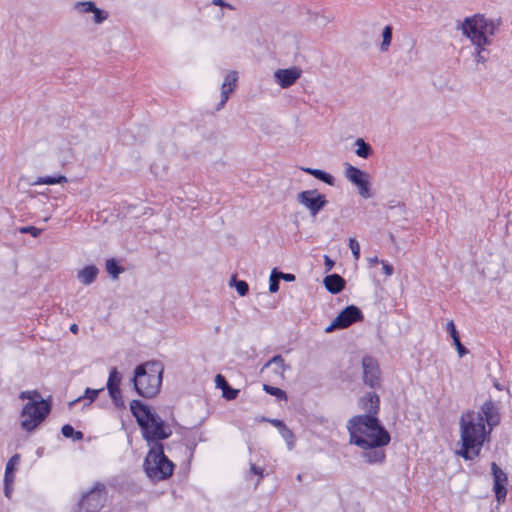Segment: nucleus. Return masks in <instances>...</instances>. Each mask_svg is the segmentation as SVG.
<instances>
[{
    "instance_id": "54",
    "label": "nucleus",
    "mask_w": 512,
    "mask_h": 512,
    "mask_svg": "<svg viewBox=\"0 0 512 512\" xmlns=\"http://www.w3.org/2000/svg\"><path fill=\"white\" fill-rule=\"evenodd\" d=\"M215 332H216V333H219V332H220V326H216V327H215Z\"/></svg>"
},
{
    "instance_id": "50",
    "label": "nucleus",
    "mask_w": 512,
    "mask_h": 512,
    "mask_svg": "<svg viewBox=\"0 0 512 512\" xmlns=\"http://www.w3.org/2000/svg\"><path fill=\"white\" fill-rule=\"evenodd\" d=\"M11 490H12L11 485L5 484L4 492L7 497L10 496Z\"/></svg>"
},
{
    "instance_id": "53",
    "label": "nucleus",
    "mask_w": 512,
    "mask_h": 512,
    "mask_svg": "<svg viewBox=\"0 0 512 512\" xmlns=\"http://www.w3.org/2000/svg\"><path fill=\"white\" fill-rule=\"evenodd\" d=\"M322 19L324 20V24L332 21L330 18L327 17H322Z\"/></svg>"
},
{
    "instance_id": "25",
    "label": "nucleus",
    "mask_w": 512,
    "mask_h": 512,
    "mask_svg": "<svg viewBox=\"0 0 512 512\" xmlns=\"http://www.w3.org/2000/svg\"><path fill=\"white\" fill-rule=\"evenodd\" d=\"M73 8L78 14L84 15L93 12L96 4L93 1H79L74 3Z\"/></svg>"
},
{
    "instance_id": "52",
    "label": "nucleus",
    "mask_w": 512,
    "mask_h": 512,
    "mask_svg": "<svg viewBox=\"0 0 512 512\" xmlns=\"http://www.w3.org/2000/svg\"><path fill=\"white\" fill-rule=\"evenodd\" d=\"M70 331H71L72 333H77V331H78V326H77L76 324L71 325V327H70Z\"/></svg>"
},
{
    "instance_id": "36",
    "label": "nucleus",
    "mask_w": 512,
    "mask_h": 512,
    "mask_svg": "<svg viewBox=\"0 0 512 512\" xmlns=\"http://www.w3.org/2000/svg\"><path fill=\"white\" fill-rule=\"evenodd\" d=\"M279 280L278 273L276 269H274L271 272L270 278H269V291L271 293H276L279 290Z\"/></svg>"
},
{
    "instance_id": "28",
    "label": "nucleus",
    "mask_w": 512,
    "mask_h": 512,
    "mask_svg": "<svg viewBox=\"0 0 512 512\" xmlns=\"http://www.w3.org/2000/svg\"><path fill=\"white\" fill-rule=\"evenodd\" d=\"M263 390L272 395V396H275L278 400H284V401H287V394L284 390L278 388V387H274V386H270L268 384H264L263 385Z\"/></svg>"
},
{
    "instance_id": "27",
    "label": "nucleus",
    "mask_w": 512,
    "mask_h": 512,
    "mask_svg": "<svg viewBox=\"0 0 512 512\" xmlns=\"http://www.w3.org/2000/svg\"><path fill=\"white\" fill-rule=\"evenodd\" d=\"M121 382V375L117 371V369L114 367L111 369L109 373V378L107 381V389L109 392H112L111 387L118 388Z\"/></svg>"
},
{
    "instance_id": "6",
    "label": "nucleus",
    "mask_w": 512,
    "mask_h": 512,
    "mask_svg": "<svg viewBox=\"0 0 512 512\" xmlns=\"http://www.w3.org/2000/svg\"><path fill=\"white\" fill-rule=\"evenodd\" d=\"M495 29L496 26L492 20L479 14L465 18L461 24L462 33L475 47L490 45Z\"/></svg>"
},
{
    "instance_id": "13",
    "label": "nucleus",
    "mask_w": 512,
    "mask_h": 512,
    "mask_svg": "<svg viewBox=\"0 0 512 512\" xmlns=\"http://www.w3.org/2000/svg\"><path fill=\"white\" fill-rule=\"evenodd\" d=\"M492 475H493V489L495 492V496L498 502H504L506 495H507V489H506V483H507V475L506 473L498 467L496 463H492L491 465Z\"/></svg>"
},
{
    "instance_id": "48",
    "label": "nucleus",
    "mask_w": 512,
    "mask_h": 512,
    "mask_svg": "<svg viewBox=\"0 0 512 512\" xmlns=\"http://www.w3.org/2000/svg\"><path fill=\"white\" fill-rule=\"evenodd\" d=\"M250 470L252 473H254L255 475H258L260 478L263 477V469L260 467H257L255 464H251Z\"/></svg>"
},
{
    "instance_id": "10",
    "label": "nucleus",
    "mask_w": 512,
    "mask_h": 512,
    "mask_svg": "<svg viewBox=\"0 0 512 512\" xmlns=\"http://www.w3.org/2000/svg\"><path fill=\"white\" fill-rule=\"evenodd\" d=\"M346 178L354 184L360 196L364 199H368L372 197V193L370 191V176L368 173L360 170L359 168L347 164L345 170Z\"/></svg>"
},
{
    "instance_id": "7",
    "label": "nucleus",
    "mask_w": 512,
    "mask_h": 512,
    "mask_svg": "<svg viewBox=\"0 0 512 512\" xmlns=\"http://www.w3.org/2000/svg\"><path fill=\"white\" fill-rule=\"evenodd\" d=\"M143 468L149 479L158 482L168 479L173 474L174 464L164 454L163 445L155 444L150 447Z\"/></svg>"
},
{
    "instance_id": "37",
    "label": "nucleus",
    "mask_w": 512,
    "mask_h": 512,
    "mask_svg": "<svg viewBox=\"0 0 512 512\" xmlns=\"http://www.w3.org/2000/svg\"><path fill=\"white\" fill-rule=\"evenodd\" d=\"M349 248L353 254L355 260H358L360 257V245L355 238L349 239Z\"/></svg>"
},
{
    "instance_id": "49",
    "label": "nucleus",
    "mask_w": 512,
    "mask_h": 512,
    "mask_svg": "<svg viewBox=\"0 0 512 512\" xmlns=\"http://www.w3.org/2000/svg\"><path fill=\"white\" fill-rule=\"evenodd\" d=\"M212 3L216 6L228 7L229 9H232V6L226 3L224 0H212Z\"/></svg>"
},
{
    "instance_id": "38",
    "label": "nucleus",
    "mask_w": 512,
    "mask_h": 512,
    "mask_svg": "<svg viewBox=\"0 0 512 512\" xmlns=\"http://www.w3.org/2000/svg\"><path fill=\"white\" fill-rule=\"evenodd\" d=\"M19 232L22 234H30L33 237H38L41 234L42 229L34 227V226H25V227H21L19 229Z\"/></svg>"
},
{
    "instance_id": "16",
    "label": "nucleus",
    "mask_w": 512,
    "mask_h": 512,
    "mask_svg": "<svg viewBox=\"0 0 512 512\" xmlns=\"http://www.w3.org/2000/svg\"><path fill=\"white\" fill-rule=\"evenodd\" d=\"M361 409L365 412L364 415L376 416L379 412V396L375 392H369L364 395L359 401Z\"/></svg>"
},
{
    "instance_id": "9",
    "label": "nucleus",
    "mask_w": 512,
    "mask_h": 512,
    "mask_svg": "<svg viewBox=\"0 0 512 512\" xmlns=\"http://www.w3.org/2000/svg\"><path fill=\"white\" fill-rule=\"evenodd\" d=\"M297 201L304 206L311 216L315 217L327 204L324 194L319 193L316 189L305 190L297 195Z\"/></svg>"
},
{
    "instance_id": "41",
    "label": "nucleus",
    "mask_w": 512,
    "mask_h": 512,
    "mask_svg": "<svg viewBox=\"0 0 512 512\" xmlns=\"http://www.w3.org/2000/svg\"><path fill=\"white\" fill-rule=\"evenodd\" d=\"M112 392H109L111 398L114 400L116 405H119V401L121 400V391L118 388L111 387Z\"/></svg>"
},
{
    "instance_id": "4",
    "label": "nucleus",
    "mask_w": 512,
    "mask_h": 512,
    "mask_svg": "<svg viewBox=\"0 0 512 512\" xmlns=\"http://www.w3.org/2000/svg\"><path fill=\"white\" fill-rule=\"evenodd\" d=\"M164 366L158 361L138 365L134 371L133 384L136 392L145 398L156 396L162 385Z\"/></svg>"
},
{
    "instance_id": "31",
    "label": "nucleus",
    "mask_w": 512,
    "mask_h": 512,
    "mask_svg": "<svg viewBox=\"0 0 512 512\" xmlns=\"http://www.w3.org/2000/svg\"><path fill=\"white\" fill-rule=\"evenodd\" d=\"M106 270L113 278H117L118 275L123 272V269L118 265L115 259L106 261Z\"/></svg>"
},
{
    "instance_id": "34",
    "label": "nucleus",
    "mask_w": 512,
    "mask_h": 512,
    "mask_svg": "<svg viewBox=\"0 0 512 512\" xmlns=\"http://www.w3.org/2000/svg\"><path fill=\"white\" fill-rule=\"evenodd\" d=\"M489 52L485 46L475 47L474 58L477 64H484L488 60Z\"/></svg>"
},
{
    "instance_id": "51",
    "label": "nucleus",
    "mask_w": 512,
    "mask_h": 512,
    "mask_svg": "<svg viewBox=\"0 0 512 512\" xmlns=\"http://www.w3.org/2000/svg\"><path fill=\"white\" fill-rule=\"evenodd\" d=\"M368 262L372 265L378 264L380 261L378 260L377 256L371 257L368 259Z\"/></svg>"
},
{
    "instance_id": "43",
    "label": "nucleus",
    "mask_w": 512,
    "mask_h": 512,
    "mask_svg": "<svg viewBox=\"0 0 512 512\" xmlns=\"http://www.w3.org/2000/svg\"><path fill=\"white\" fill-rule=\"evenodd\" d=\"M334 261L327 255H324V266H325V271L326 272H329L330 270L333 269L334 267Z\"/></svg>"
},
{
    "instance_id": "46",
    "label": "nucleus",
    "mask_w": 512,
    "mask_h": 512,
    "mask_svg": "<svg viewBox=\"0 0 512 512\" xmlns=\"http://www.w3.org/2000/svg\"><path fill=\"white\" fill-rule=\"evenodd\" d=\"M13 481H14L13 472L5 470V474H4V482H5V484L12 485Z\"/></svg>"
},
{
    "instance_id": "2",
    "label": "nucleus",
    "mask_w": 512,
    "mask_h": 512,
    "mask_svg": "<svg viewBox=\"0 0 512 512\" xmlns=\"http://www.w3.org/2000/svg\"><path fill=\"white\" fill-rule=\"evenodd\" d=\"M347 429L350 443L361 449L380 448L390 442L388 431L372 415H357L349 419Z\"/></svg>"
},
{
    "instance_id": "11",
    "label": "nucleus",
    "mask_w": 512,
    "mask_h": 512,
    "mask_svg": "<svg viewBox=\"0 0 512 512\" xmlns=\"http://www.w3.org/2000/svg\"><path fill=\"white\" fill-rule=\"evenodd\" d=\"M363 318L361 310L354 306H347L342 310L339 315L332 321V323L325 328L326 333H330L335 329H342L350 326L352 323Z\"/></svg>"
},
{
    "instance_id": "39",
    "label": "nucleus",
    "mask_w": 512,
    "mask_h": 512,
    "mask_svg": "<svg viewBox=\"0 0 512 512\" xmlns=\"http://www.w3.org/2000/svg\"><path fill=\"white\" fill-rule=\"evenodd\" d=\"M20 461V456L18 454L13 455L6 464L5 470L10 472H14L16 465Z\"/></svg>"
},
{
    "instance_id": "19",
    "label": "nucleus",
    "mask_w": 512,
    "mask_h": 512,
    "mask_svg": "<svg viewBox=\"0 0 512 512\" xmlns=\"http://www.w3.org/2000/svg\"><path fill=\"white\" fill-rule=\"evenodd\" d=\"M270 366H275L274 373L279 377L283 378L286 370L290 369V366L285 364V361L281 355H275L268 362L265 363L262 370Z\"/></svg>"
},
{
    "instance_id": "45",
    "label": "nucleus",
    "mask_w": 512,
    "mask_h": 512,
    "mask_svg": "<svg viewBox=\"0 0 512 512\" xmlns=\"http://www.w3.org/2000/svg\"><path fill=\"white\" fill-rule=\"evenodd\" d=\"M277 273H278V277L280 279H283L284 281L292 282V281L295 280V275L294 274L282 273V272H277Z\"/></svg>"
},
{
    "instance_id": "12",
    "label": "nucleus",
    "mask_w": 512,
    "mask_h": 512,
    "mask_svg": "<svg viewBox=\"0 0 512 512\" xmlns=\"http://www.w3.org/2000/svg\"><path fill=\"white\" fill-rule=\"evenodd\" d=\"M363 381L370 387H376L380 383V369L377 361L372 357H364L362 360Z\"/></svg>"
},
{
    "instance_id": "5",
    "label": "nucleus",
    "mask_w": 512,
    "mask_h": 512,
    "mask_svg": "<svg viewBox=\"0 0 512 512\" xmlns=\"http://www.w3.org/2000/svg\"><path fill=\"white\" fill-rule=\"evenodd\" d=\"M19 398L27 400L20 413L21 428L27 432H32L49 415L51 406L36 390L23 391L20 393Z\"/></svg>"
},
{
    "instance_id": "21",
    "label": "nucleus",
    "mask_w": 512,
    "mask_h": 512,
    "mask_svg": "<svg viewBox=\"0 0 512 512\" xmlns=\"http://www.w3.org/2000/svg\"><path fill=\"white\" fill-rule=\"evenodd\" d=\"M362 457L369 464L382 463L385 459V452L379 448L364 449Z\"/></svg>"
},
{
    "instance_id": "15",
    "label": "nucleus",
    "mask_w": 512,
    "mask_h": 512,
    "mask_svg": "<svg viewBox=\"0 0 512 512\" xmlns=\"http://www.w3.org/2000/svg\"><path fill=\"white\" fill-rule=\"evenodd\" d=\"M237 79L238 75L235 71H231L226 75L221 87V100L216 108L217 111L221 110L225 106L229 95L234 91L236 87Z\"/></svg>"
},
{
    "instance_id": "44",
    "label": "nucleus",
    "mask_w": 512,
    "mask_h": 512,
    "mask_svg": "<svg viewBox=\"0 0 512 512\" xmlns=\"http://www.w3.org/2000/svg\"><path fill=\"white\" fill-rule=\"evenodd\" d=\"M382 269L385 273L386 276H391L393 274V266L390 265L389 263L385 262V261H382Z\"/></svg>"
},
{
    "instance_id": "30",
    "label": "nucleus",
    "mask_w": 512,
    "mask_h": 512,
    "mask_svg": "<svg viewBox=\"0 0 512 512\" xmlns=\"http://www.w3.org/2000/svg\"><path fill=\"white\" fill-rule=\"evenodd\" d=\"M61 432L62 435L66 438L73 437L75 440L83 439V433L80 431H75L74 428L69 424H65L62 427Z\"/></svg>"
},
{
    "instance_id": "40",
    "label": "nucleus",
    "mask_w": 512,
    "mask_h": 512,
    "mask_svg": "<svg viewBox=\"0 0 512 512\" xmlns=\"http://www.w3.org/2000/svg\"><path fill=\"white\" fill-rule=\"evenodd\" d=\"M454 345L457 349V352L459 354V357H463L465 354L468 353V350L462 345V343L460 342V339L459 337H454Z\"/></svg>"
},
{
    "instance_id": "32",
    "label": "nucleus",
    "mask_w": 512,
    "mask_h": 512,
    "mask_svg": "<svg viewBox=\"0 0 512 512\" xmlns=\"http://www.w3.org/2000/svg\"><path fill=\"white\" fill-rule=\"evenodd\" d=\"M279 433L281 434L282 438L285 440L288 450L294 449V447H295L294 433L288 427H286L285 429H282V431Z\"/></svg>"
},
{
    "instance_id": "29",
    "label": "nucleus",
    "mask_w": 512,
    "mask_h": 512,
    "mask_svg": "<svg viewBox=\"0 0 512 512\" xmlns=\"http://www.w3.org/2000/svg\"><path fill=\"white\" fill-rule=\"evenodd\" d=\"M392 39V27L391 26H385L382 31V43L380 46L381 51H387L388 47L391 44Z\"/></svg>"
},
{
    "instance_id": "14",
    "label": "nucleus",
    "mask_w": 512,
    "mask_h": 512,
    "mask_svg": "<svg viewBox=\"0 0 512 512\" xmlns=\"http://www.w3.org/2000/svg\"><path fill=\"white\" fill-rule=\"evenodd\" d=\"M302 74V70L299 67L293 66L287 69H278L274 72L275 82L281 88H288L292 86Z\"/></svg>"
},
{
    "instance_id": "23",
    "label": "nucleus",
    "mask_w": 512,
    "mask_h": 512,
    "mask_svg": "<svg viewBox=\"0 0 512 512\" xmlns=\"http://www.w3.org/2000/svg\"><path fill=\"white\" fill-rule=\"evenodd\" d=\"M67 182V178L64 175H57V176H45V177H39L37 180L32 182V185H54V184H61Z\"/></svg>"
},
{
    "instance_id": "24",
    "label": "nucleus",
    "mask_w": 512,
    "mask_h": 512,
    "mask_svg": "<svg viewBox=\"0 0 512 512\" xmlns=\"http://www.w3.org/2000/svg\"><path fill=\"white\" fill-rule=\"evenodd\" d=\"M302 170L329 185L334 184V177L322 170L312 168H302Z\"/></svg>"
},
{
    "instance_id": "26",
    "label": "nucleus",
    "mask_w": 512,
    "mask_h": 512,
    "mask_svg": "<svg viewBox=\"0 0 512 512\" xmlns=\"http://www.w3.org/2000/svg\"><path fill=\"white\" fill-rule=\"evenodd\" d=\"M100 391H102V389L86 388L84 396L78 397L74 401L70 402L69 405L70 407H72L74 404L80 402L82 399H87V405H90L96 399Z\"/></svg>"
},
{
    "instance_id": "33",
    "label": "nucleus",
    "mask_w": 512,
    "mask_h": 512,
    "mask_svg": "<svg viewBox=\"0 0 512 512\" xmlns=\"http://www.w3.org/2000/svg\"><path fill=\"white\" fill-rule=\"evenodd\" d=\"M230 284L235 286L240 296H245L249 290L247 282L243 280H237L235 276L232 277Z\"/></svg>"
},
{
    "instance_id": "8",
    "label": "nucleus",
    "mask_w": 512,
    "mask_h": 512,
    "mask_svg": "<svg viewBox=\"0 0 512 512\" xmlns=\"http://www.w3.org/2000/svg\"><path fill=\"white\" fill-rule=\"evenodd\" d=\"M106 488L102 483H95L93 487L85 493L79 503L80 509L85 512H98L105 503Z\"/></svg>"
},
{
    "instance_id": "47",
    "label": "nucleus",
    "mask_w": 512,
    "mask_h": 512,
    "mask_svg": "<svg viewBox=\"0 0 512 512\" xmlns=\"http://www.w3.org/2000/svg\"><path fill=\"white\" fill-rule=\"evenodd\" d=\"M270 423L276 428H278L279 432H281L282 429H285L287 427L281 420L278 419H271Z\"/></svg>"
},
{
    "instance_id": "1",
    "label": "nucleus",
    "mask_w": 512,
    "mask_h": 512,
    "mask_svg": "<svg viewBox=\"0 0 512 512\" xmlns=\"http://www.w3.org/2000/svg\"><path fill=\"white\" fill-rule=\"evenodd\" d=\"M499 422L498 408L491 400L484 402L480 411L463 413L459 419L461 449L457 451V455L465 460L478 456L492 427Z\"/></svg>"
},
{
    "instance_id": "35",
    "label": "nucleus",
    "mask_w": 512,
    "mask_h": 512,
    "mask_svg": "<svg viewBox=\"0 0 512 512\" xmlns=\"http://www.w3.org/2000/svg\"><path fill=\"white\" fill-rule=\"evenodd\" d=\"M91 13L93 14V22L97 25L102 24L109 17V13L106 10L100 9L97 6Z\"/></svg>"
},
{
    "instance_id": "3",
    "label": "nucleus",
    "mask_w": 512,
    "mask_h": 512,
    "mask_svg": "<svg viewBox=\"0 0 512 512\" xmlns=\"http://www.w3.org/2000/svg\"><path fill=\"white\" fill-rule=\"evenodd\" d=\"M130 410L142 429L143 438L150 447L155 444H161V440L167 439L172 434L169 425L165 424L158 414L152 412L141 401L132 400Z\"/></svg>"
},
{
    "instance_id": "17",
    "label": "nucleus",
    "mask_w": 512,
    "mask_h": 512,
    "mask_svg": "<svg viewBox=\"0 0 512 512\" xmlns=\"http://www.w3.org/2000/svg\"><path fill=\"white\" fill-rule=\"evenodd\" d=\"M325 288L332 294L340 293L345 287V280L338 274H331L323 280Z\"/></svg>"
},
{
    "instance_id": "20",
    "label": "nucleus",
    "mask_w": 512,
    "mask_h": 512,
    "mask_svg": "<svg viewBox=\"0 0 512 512\" xmlns=\"http://www.w3.org/2000/svg\"><path fill=\"white\" fill-rule=\"evenodd\" d=\"M215 383L217 387L222 389L223 397L227 400H233L237 397L239 391L237 389L231 388L222 375L218 374L216 376Z\"/></svg>"
},
{
    "instance_id": "42",
    "label": "nucleus",
    "mask_w": 512,
    "mask_h": 512,
    "mask_svg": "<svg viewBox=\"0 0 512 512\" xmlns=\"http://www.w3.org/2000/svg\"><path fill=\"white\" fill-rule=\"evenodd\" d=\"M447 331L449 332L450 336L452 337V339L454 340V337H459L458 336V332L455 328V325H454V322L452 320H450L448 323H447Z\"/></svg>"
},
{
    "instance_id": "18",
    "label": "nucleus",
    "mask_w": 512,
    "mask_h": 512,
    "mask_svg": "<svg viewBox=\"0 0 512 512\" xmlns=\"http://www.w3.org/2000/svg\"><path fill=\"white\" fill-rule=\"evenodd\" d=\"M98 273L99 270L95 265H88L78 271L77 278L83 285H90L95 281Z\"/></svg>"
},
{
    "instance_id": "22",
    "label": "nucleus",
    "mask_w": 512,
    "mask_h": 512,
    "mask_svg": "<svg viewBox=\"0 0 512 512\" xmlns=\"http://www.w3.org/2000/svg\"><path fill=\"white\" fill-rule=\"evenodd\" d=\"M355 146L357 147L355 153L357 156L367 159L373 153L372 147L366 143L362 138H358L355 141Z\"/></svg>"
}]
</instances>
